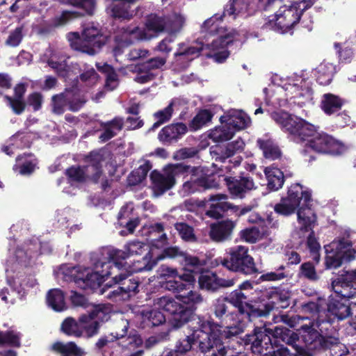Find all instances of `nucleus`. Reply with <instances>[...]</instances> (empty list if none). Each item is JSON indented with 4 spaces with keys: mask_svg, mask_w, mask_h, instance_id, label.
I'll use <instances>...</instances> for the list:
<instances>
[{
    "mask_svg": "<svg viewBox=\"0 0 356 356\" xmlns=\"http://www.w3.org/2000/svg\"><path fill=\"white\" fill-rule=\"evenodd\" d=\"M316 223V221L313 224V225L311 227V229H308L306 230L305 229H302V225H300V231L301 232H309V234L307 236V247L310 250L311 253L312 254V258L313 259L316 260V262L319 260V254L318 250L320 249V245L318 242L317 241L316 238L314 237V232L312 230L313 227H314Z\"/></svg>",
    "mask_w": 356,
    "mask_h": 356,
    "instance_id": "obj_59",
    "label": "nucleus"
},
{
    "mask_svg": "<svg viewBox=\"0 0 356 356\" xmlns=\"http://www.w3.org/2000/svg\"><path fill=\"white\" fill-rule=\"evenodd\" d=\"M24 36V26H20L10 31L5 44L11 47H16L19 45Z\"/></svg>",
    "mask_w": 356,
    "mask_h": 356,
    "instance_id": "obj_60",
    "label": "nucleus"
},
{
    "mask_svg": "<svg viewBox=\"0 0 356 356\" xmlns=\"http://www.w3.org/2000/svg\"><path fill=\"white\" fill-rule=\"evenodd\" d=\"M218 19L217 15H215L207 19L202 26V29L205 31L209 30L210 33L216 31L218 35V38L213 39L211 44H207L204 47L203 42L200 41L190 47L181 43L179 44L175 56L176 57L184 56L188 60H191L198 56L202 50H208L206 54L207 57L213 58L216 63H221L224 62L229 56V52L226 49V47L235 40L236 33L233 30L228 31L225 28L215 25V22Z\"/></svg>",
    "mask_w": 356,
    "mask_h": 356,
    "instance_id": "obj_2",
    "label": "nucleus"
},
{
    "mask_svg": "<svg viewBox=\"0 0 356 356\" xmlns=\"http://www.w3.org/2000/svg\"><path fill=\"white\" fill-rule=\"evenodd\" d=\"M343 105V100L338 96L327 93L323 95L321 100V108L327 115L339 111Z\"/></svg>",
    "mask_w": 356,
    "mask_h": 356,
    "instance_id": "obj_40",
    "label": "nucleus"
},
{
    "mask_svg": "<svg viewBox=\"0 0 356 356\" xmlns=\"http://www.w3.org/2000/svg\"><path fill=\"white\" fill-rule=\"evenodd\" d=\"M89 316L97 322L107 321L111 317V307L109 305H92Z\"/></svg>",
    "mask_w": 356,
    "mask_h": 356,
    "instance_id": "obj_51",
    "label": "nucleus"
},
{
    "mask_svg": "<svg viewBox=\"0 0 356 356\" xmlns=\"http://www.w3.org/2000/svg\"><path fill=\"white\" fill-rule=\"evenodd\" d=\"M195 281V277L191 273H183L177 278L162 281L161 284V286L168 291L180 293L189 289L190 286L193 284Z\"/></svg>",
    "mask_w": 356,
    "mask_h": 356,
    "instance_id": "obj_28",
    "label": "nucleus"
},
{
    "mask_svg": "<svg viewBox=\"0 0 356 356\" xmlns=\"http://www.w3.org/2000/svg\"><path fill=\"white\" fill-rule=\"evenodd\" d=\"M287 331L280 327H275L273 330L266 327H255L253 334L245 336L244 343L245 346L250 345L252 352L260 356L268 350L273 349L275 340L274 342L273 340L280 338L282 341L286 340L287 344L296 351L295 354L301 355L304 351L303 348L297 343L294 334L288 337Z\"/></svg>",
    "mask_w": 356,
    "mask_h": 356,
    "instance_id": "obj_4",
    "label": "nucleus"
},
{
    "mask_svg": "<svg viewBox=\"0 0 356 356\" xmlns=\"http://www.w3.org/2000/svg\"><path fill=\"white\" fill-rule=\"evenodd\" d=\"M199 284L202 289L216 291L220 287L233 286L234 284V280L220 278L215 273L207 272L200 276Z\"/></svg>",
    "mask_w": 356,
    "mask_h": 356,
    "instance_id": "obj_27",
    "label": "nucleus"
},
{
    "mask_svg": "<svg viewBox=\"0 0 356 356\" xmlns=\"http://www.w3.org/2000/svg\"><path fill=\"white\" fill-rule=\"evenodd\" d=\"M104 131L99 138L102 142H106L114 137L123 127V120L121 118H115L113 120L102 124Z\"/></svg>",
    "mask_w": 356,
    "mask_h": 356,
    "instance_id": "obj_37",
    "label": "nucleus"
},
{
    "mask_svg": "<svg viewBox=\"0 0 356 356\" xmlns=\"http://www.w3.org/2000/svg\"><path fill=\"white\" fill-rule=\"evenodd\" d=\"M97 254L92 257L94 268L79 267L73 274L74 283L80 288L95 289L99 286L104 281L105 277L111 274L123 272L127 263L121 260L129 257L127 252L117 249H108L104 250L102 256Z\"/></svg>",
    "mask_w": 356,
    "mask_h": 356,
    "instance_id": "obj_1",
    "label": "nucleus"
},
{
    "mask_svg": "<svg viewBox=\"0 0 356 356\" xmlns=\"http://www.w3.org/2000/svg\"><path fill=\"white\" fill-rule=\"evenodd\" d=\"M164 258L177 259L183 266L186 273H191L204 265V262L198 257L181 252L177 247H170L163 250Z\"/></svg>",
    "mask_w": 356,
    "mask_h": 356,
    "instance_id": "obj_19",
    "label": "nucleus"
},
{
    "mask_svg": "<svg viewBox=\"0 0 356 356\" xmlns=\"http://www.w3.org/2000/svg\"><path fill=\"white\" fill-rule=\"evenodd\" d=\"M213 114L209 110H202L200 111L193 119L190 127L193 130H197L211 122Z\"/></svg>",
    "mask_w": 356,
    "mask_h": 356,
    "instance_id": "obj_58",
    "label": "nucleus"
},
{
    "mask_svg": "<svg viewBox=\"0 0 356 356\" xmlns=\"http://www.w3.org/2000/svg\"><path fill=\"white\" fill-rule=\"evenodd\" d=\"M61 330L65 334L79 337L82 336L83 332L81 326L72 318H67L61 325Z\"/></svg>",
    "mask_w": 356,
    "mask_h": 356,
    "instance_id": "obj_57",
    "label": "nucleus"
},
{
    "mask_svg": "<svg viewBox=\"0 0 356 356\" xmlns=\"http://www.w3.org/2000/svg\"><path fill=\"white\" fill-rule=\"evenodd\" d=\"M226 180L230 193L236 197H242L246 191L254 187L252 179L248 177H243L240 179L229 178Z\"/></svg>",
    "mask_w": 356,
    "mask_h": 356,
    "instance_id": "obj_32",
    "label": "nucleus"
},
{
    "mask_svg": "<svg viewBox=\"0 0 356 356\" xmlns=\"http://www.w3.org/2000/svg\"><path fill=\"white\" fill-rule=\"evenodd\" d=\"M103 160V155L100 152H91L86 158V162L88 163L86 166L71 167L67 170L66 175L70 181L81 182L85 181L86 178H89L95 182H97L102 175Z\"/></svg>",
    "mask_w": 356,
    "mask_h": 356,
    "instance_id": "obj_13",
    "label": "nucleus"
},
{
    "mask_svg": "<svg viewBox=\"0 0 356 356\" xmlns=\"http://www.w3.org/2000/svg\"><path fill=\"white\" fill-rule=\"evenodd\" d=\"M15 95L12 98L6 96L8 105L16 114H21L25 108V104L23 101V96L26 92V86L24 83L17 84L14 88Z\"/></svg>",
    "mask_w": 356,
    "mask_h": 356,
    "instance_id": "obj_35",
    "label": "nucleus"
},
{
    "mask_svg": "<svg viewBox=\"0 0 356 356\" xmlns=\"http://www.w3.org/2000/svg\"><path fill=\"white\" fill-rule=\"evenodd\" d=\"M143 321L152 326H158L165 321V316L158 309H145L141 312Z\"/></svg>",
    "mask_w": 356,
    "mask_h": 356,
    "instance_id": "obj_49",
    "label": "nucleus"
},
{
    "mask_svg": "<svg viewBox=\"0 0 356 356\" xmlns=\"http://www.w3.org/2000/svg\"><path fill=\"white\" fill-rule=\"evenodd\" d=\"M234 227L235 223L229 220L213 224L211 226L209 236L214 241H224L229 238Z\"/></svg>",
    "mask_w": 356,
    "mask_h": 356,
    "instance_id": "obj_30",
    "label": "nucleus"
},
{
    "mask_svg": "<svg viewBox=\"0 0 356 356\" xmlns=\"http://www.w3.org/2000/svg\"><path fill=\"white\" fill-rule=\"evenodd\" d=\"M3 344L19 347L20 346V335L14 331L6 332L0 331V345Z\"/></svg>",
    "mask_w": 356,
    "mask_h": 356,
    "instance_id": "obj_64",
    "label": "nucleus"
},
{
    "mask_svg": "<svg viewBox=\"0 0 356 356\" xmlns=\"http://www.w3.org/2000/svg\"><path fill=\"white\" fill-rule=\"evenodd\" d=\"M297 81L300 82V86L298 83H289L286 87V90L293 95L291 99H300V100L297 102V104L302 106L303 104L309 102L312 99V91L307 84L306 81L301 76L297 79ZM294 102L296 103V101H294Z\"/></svg>",
    "mask_w": 356,
    "mask_h": 356,
    "instance_id": "obj_25",
    "label": "nucleus"
},
{
    "mask_svg": "<svg viewBox=\"0 0 356 356\" xmlns=\"http://www.w3.org/2000/svg\"><path fill=\"white\" fill-rule=\"evenodd\" d=\"M187 169L188 167L186 165L176 164L167 166L162 172L156 170L152 172L150 177L154 190L162 194L170 189L176 183V177L185 172Z\"/></svg>",
    "mask_w": 356,
    "mask_h": 356,
    "instance_id": "obj_15",
    "label": "nucleus"
},
{
    "mask_svg": "<svg viewBox=\"0 0 356 356\" xmlns=\"http://www.w3.org/2000/svg\"><path fill=\"white\" fill-rule=\"evenodd\" d=\"M163 259H164L163 252L156 254L153 250L149 251L141 260L135 261L133 266H131L127 264L124 272L130 275L143 270H150L156 265L159 261Z\"/></svg>",
    "mask_w": 356,
    "mask_h": 356,
    "instance_id": "obj_23",
    "label": "nucleus"
},
{
    "mask_svg": "<svg viewBox=\"0 0 356 356\" xmlns=\"http://www.w3.org/2000/svg\"><path fill=\"white\" fill-rule=\"evenodd\" d=\"M48 65L61 76H67L68 74V66L66 63V57L61 56L59 59L56 55H52L47 61Z\"/></svg>",
    "mask_w": 356,
    "mask_h": 356,
    "instance_id": "obj_56",
    "label": "nucleus"
},
{
    "mask_svg": "<svg viewBox=\"0 0 356 356\" xmlns=\"http://www.w3.org/2000/svg\"><path fill=\"white\" fill-rule=\"evenodd\" d=\"M51 349L61 353V356H84L85 352L74 342L66 343L58 341L52 344Z\"/></svg>",
    "mask_w": 356,
    "mask_h": 356,
    "instance_id": "obj_41",
    "label": "nucleus"
},
{
    "mask_svg": "<svg viewBox=\"0 0 356 356\" xmlns=\"http://www.w3.org/2000/svg\"><path fill=\"white\" fill-rule=\"evenodd\" d=\"M15 257V261H8L6 274H7V282L18 294L22 296L24 293L25 290L29 287H33L36 284V280L33 276L24 277L22 275L14 276L13 273L14 270L18 268V266L26 265V262L29 259L31 256L28 255V253L23 249L17 248L14 252Z\"/></svg>",
    "mask_w": 356,
    "mask_h": 356,
    "instance_id": "obj_10",
    "label": "nucleus"
},
{
    "mask_svg": "<svg viewBox=\"0 0 356 356\" xmlns=\"http://www.w3.org/2000/svg\"><path fill=\"white\" fill-rule=\"evenodd\" d=\"M311 200V194L309 191H303L299 184L291 186L288 191V196L281 200L280 202L275 204V211L280 215L289 216L293 213L298 207V221L302 229H311V227L316 220L314 211L308 207V202Z\"/></svg>",
    "mask_w": 356,
    "mask_h": 356,
    "instance_id": "obj_3",
    "label": "nucleus"
},
{
    "mask_svg": "<svg viewBox=\"0 0 356 356\" xmlns=\"http://www.w3.org/2000/svg\"><path fill=\"white\" fill-rule=\"evenodd\" d=\"M245 320L248 321L245 316H240L238 314L234 320L228 321V323L226 324L227 326L222 332L218 329V326L217 325H214L209 321H202L200 326L204 323H208L211 325L212 330L209 332V339L211 343L213 344L215 340L221 344L224 348L225 353L223 356H225L227 350L225 346L222 343V339L224 337L228 339L232 337H236L243 332L245 327Z\"/></svg>",
    "mask_w": 356,
    "mask_h": 356,
    "instance_id": "obj_16",
    "label": "nucleus"
},
{
    "mask_svg": "<svg viewBox=\"0 0 356 356\" xmlns=\"http://www.w3.org/2000/svg\"><path fill=\"white\" fill-rule=\"evenodd\" d=\"M176 297L177 299L186 305L184 309L189 310L191 314L192 311L195 309L197 306L203 302V298L199 292L192 290L186 294H180Z\"/></svg>",
    "mask_w": 356,
    "mask_h": 356,
    "instance_id": "obj_43",
    "label": "nucleus"
},
{
    "mask_svg": "<svg viewBox=\"0 0 356 356\" xmlns=\"http://www.w3.org/2000/svg\"><path fill=\"white\" fill-rule=\"evenodd\" d=\"M307 145L316 152L331 154H341L346 150V147L341 143L320 131L309 139Z\"/></svg>",
    "mask_w": 356,
    "mask_h": 356,
    "instance_id": "obj_18",
    "label": "nucleus"
},
{
    "mask_svg": "<svg viewBox=\"0 0 356 356\" xmlns=\"http://www.w3.org/2000/svg\"><path fill=\"white\" fill-rule=\"evenodd\" d=\"M249 10V5L243 3L241 0H231L226 5L223 13L224 15L236 17L240 13H245Z\"/></svg>",
    "mask_w": 356,
    "mask_h": 356,
    "instance_id": "obj_55",
    "label": "nucleus"
},
{
    "mask_svg": "<svg viewBox=\"0 0 356 356\" xmlns=\"http://www.w3.org/2000/svg\"><path fill=\"white\" fill-rule=\"evenodd\" d=\"M241 238L250 243H254L262 238V234L257 227L244 229L240 232Z\"/></svg>",
    "mask_w": 356,
    "mask_h": 356,
    "instance_id": "obj_62",
    "label": "nucleus"
},
{
    "mask_svg": "<svg viewBox=\"0 0 356 356\" xmlns=\"http://www.w3.org/2000/svg\"><path fill=\"white\" fill-rule=\"evenodd\" d=\"M316 0H298L290 1L280 7L275 15L269 17L266 28L287 32L300 20L303 13L310 8Z\"/></svg>",
    "mask_w": 356,
    "mask_h": 356,
    "instance_id": "obj_6",
    "label": "nucleus"
},
{
    "mask_svg": "<svg viewBox=\"0 0 356 356\" xmlns=\"http://www.w3.org/2000/svg\"><path fill=\"white\" fill-rule=\"evenodd\" d=\"M154 306L158 309H162L171 314L172 324L176 327H181L191 317L190 311L184 309V306L169 296L154 298Z\"/></svg>",
    "mask_w": 356,
    "mask_h": 356,
    "instance_id": "obj_14",
    "label": "nucleus"
},
{
    "mask_svg": "<svg viewBox=\"0 0 356 356\" xmlns=\"http://www.w3.org/2000/svg\"><path fill=\"white\" fill-rule=\"evenodd\" d=\"M229 259H222L220 263L227 269L251 275L257 272L252 257L248 254V248L237 245L230 249Z\"/></svg>",
    "mask_w": 356,
    "mask_h": 356,
    "instance_id": "obj_12",
    "label": "nucleus"
},
{
    "mask_svg": "<svg viewBox=\"0 0 356 356\" xmlns=\"http://www.w3.org/2000/svg\"><path fill=\"white\" fill-rule=\"evenodd\" d=\"M129 275V274L123 271L113 277L115 282L121 285V289L123 290L125 296L130 292H136L138 286V282L136 279L127 280Z\"/></svg>",
    "mask_w": 356,
    "mask_h": 356,
    "instance_id": "obj_45",
    "label": "nucleus"
},
{
    "mask_svg": "<svg viewBox=\"0 0 356 356\" xmlns=\"http://www.w3.org/2000/svg\"><path fill=\"white\" fill-rule=\"evenodd\" d=\"M67 38L72 49L89 55L97 54L107 42V37L93 24L83 28L81 36L77 32L69 33Z\"/></svg>",
    "mask_w": 356,
    "mask_h": 356,
    "instance_id": "obj_8",
    "label": "nucleus"
},
{
    "mask_svg": "<svg viewBox=\"0 0 356 356\" xmlns=\"http://www.w3.org/2000/svg\"><path fill=\"white\" fill-rule=\"evenodd\" d=\"M332 289L336 295L340 298L349 299L356 296V283L345 280L334 281Z\"/></svg>",
    "mask_w": 356,
    "mask_h": 356,
    "instance_id": "obj_36",
    "label": "nucleus"
},
{
    "mask_svg": "<svg viewBox=\"0 0 356 356\" xmlns=\"http://www.w3.org/2000/svg\"><path fill=\"white\" fill-rule=\"evenodd\" d=\"M70 92L65 91L54 95L51 97L52 111L57 114H63L67 106H69Z\"/></svg>",
    "mask_w": 356,
    "mask_h": 356,
    "instance_id": "obj_52",
    "label": "nucleus"
},
{
    "mask_svg": "<svg viewBox=\"0 0 356 356\" xmlns=\"http://www.w3.org/2000/svg\"><path fill=\"white\" fill-rule=\"evenodd\" d=\"M244 145V142L241 138H238L227 144L225 148L220 146L213 147L211 154L216 161L225 162L227 159L233 156L236 152L242 150Z\"/></svg>",
    "mask_w": 356,
    "mask_h": 356,
    "instance_id": "obj_29",
    "label": "nucleus"
},
{
    "mask_svg": "<svg viewBox=\"0 0 356 356\" xmlns=\"http://www.w3.org/2000/svg\"><path fill=\"white\" fill-rule=\"evenodd\" d=\"M124 249L127 252L129 256L140 255L146 251H147V252L151 251V250H149L148 245L138 241H134L128 243L124 246ZM152 250L154 252L153 249H152Z\"/></svg>",
    "mask_w": 356,
    "mask_h": 356,
    "instance_id": "obj_61",
    "label": "nucleus"
},
{
    "mask_svg": "<svg viewBox=\"0 0 356 356\" xmlns=\"http://www.w3.org/2000/svg\"><path fill=\"white\" fill-rule=\"evenodd\" d=\"M166 32L170 34L179 33L186 22V18L180 13H172L166 17Z\"/></svg>",
    "mask_w": 356,
    "mask_h": 356,
    "instance_id": "obj_48",
    "label": "nucleus"
},
{
    "mask_svg": "<svg viewBox=\"0 0 356 356\" xmlns=\"http://www.w3.org/2000/svg\"><path fill=\"white\" fill-rule=\"evenodd\" d=\"M163 259H164L163 252L156 254L153 250L149 251L141 260L135 261L133 266H131L127 264L124 272L130 275L143 270H150L156 265L159 261Z\"/></svg>",
    "mask_w": 356,
    "mask_h": 356,
    "instance_id": "obj_24",
    "label": "nucleus"
},
{
    "mask_svg": "<svg viewBox=\"0 0 356 356\" xmlns=\"http://www.w3.org/2000/svg\"><path fill=\"white\" fill-rule=\"evenodd\" d=\"M211 330L209 323H202L193 330L191 335L177 341L175 350L164 351L161 356H184V353L189 351L192 346L196 343H198L202 352L207 354V356H223L225 350L221 344L215 340L214 343H211L209 339V332Z\"/></svg>",
    "mask_w": 356,
    "mask_h": 356,
    "instance_id": "obj_5",
    "label": "nucleus"
},
{
    "mask_svg": "<svg viewBox=\"0 0 356 356\" xmlns=\"http://www.w3.org/2000/svg\"><path fill=\"white\" fill-rule=\"evenodd\" d=\"M87 101L88 99L84 95L72 94L70 92L69 110L72 112H77L83 107Z\"/></svg>",
    "mask_w": 356,
    "mask_h": 356,
    "instance_id": "obj_63",
    "label": "nucleus"
},
{
    "mask_svg": "<svg viewBox=\"0 0 356 356\" xmlns=\"http://www.w3.org/2000/svg\"><path fill=\"white\" fill-rule=\"evenodd\" d=\"M213 312L215 316L219 319H222L225 324L231 320H234L238 316V314L229 310L228 302L225 298L216 300L213 303Z\"/></svg>",
    "mask_w": 356,
    "mask_h": 356,
    "instance_id": "obj_34",
    "label": "nucleus"
},
{
    "mask_svg": "<svg viewBox=\"0 0 356 356\" xmlns=\"http://www.w3.org/2000/svg\"><path fill=\"white\" fill-rule=\"evenodd\" d=\"M272 119L286 133L291 135L297 142H309L318 132V127L284 111L273 112Z\"/></svg>",
    "mask_w": 356,
    "mask_h": 356,
    "instance_id": "obj_7",
    "label": "nucleus"
},
{
    "mask_svg": "<svg viewBox=\"0 0 356 356\" xmlns=\"http://www.w3.org/2000/svg\"><path fill=\"white\" fill-rule=\"evenodd\" d=\"M327 311L339 320H343L349 316V305L333 298L327 305Z\"/></svg>",
    "mask_w": 356,
    "mask_h": 356,
    "instance_id": "obj_44",
    "label": "nucleus"
},
{
    "mask_svg": "<svg viewBox=\"0 0 356 356\" xmlns=\"http://www.w3.org/2000/svg\"><path fill=\"white\" fill-rule=\"evenodd\" d=\"M268 180V187L271 190L277 191L282 188L284 184L283 172L277 168L268 167L264 170Z\"/></svg>",
    "mask_w": 356,
    "mask_h": 356,
    "instance_id": "obj_39",
    "label": "nucleus"
},
{
    "mask_svg": "<svg viewBox=\"0 0 356 356\" xmlns=\"http://www.w3.org/2000/svg\"><path fill=\"white\" fill-rule=\"evenodd\" d=\"M97 67L99 71L106 74V83L105 88L108 90H113L118 86V75L114 72L113 69L108 64L104 63L100 65L97 63Z\"/></svg>",
    "mask_w": 356,
    "mask_h": 356,
    "instance_id": "obj_53",
    "label": "nucleus"
},
{
    "mask_svg": "<svg viewBox=\"0 0 356 356\" xmlns=\"http://www.w3.org/2000/svg\"><path fill=\"white\" fill-rule=\"evenodd\" d=\"M187 131V127L183 123H177L167 126L161 129L159 134V138L161 142L170 143L177 140Z\"/></svg>",
    "mask_w": 356,
    "mask_h": 356,
    "instance_id": "obj_33",
    "label": "nucleus"
},
{
    "mask_svg": "<svg viewBox=\"0 0 356 356\" xmlns=\"http://www.w3.org/2000/svg\"><path fill=\"white\" fill-rule=\"evenodd\" d=\"M220 120L221 123H226L234 132L247 128L251 123L247 114L239 110H230L221 116Z\"/></svg>",
    "mask_w": 356,
    "mask_h": 356,
    "instance_id": "obj_21",
    "label": "nucleus"
},
{
    "mask_svg": "<svg viewBox=\"0 0 356 356\" xmlns=\"http://www.w3.org/2000/svg\"><path fill=\"white\" fill-rule=\"evenodd\" d=\"M317 81L321 85H328L333 77L334 72V67L332 64L328 63H323L316 68Z\"/></svg>",
    "mask_w": 356,
    "mask_h": 356,
    "instance_id": "obj_47",
    "label": "nucleus"
},
{
    "mask_svg": "<svg viewBox=\"0 0 356 356\" xmlns=\"http://www.w3.org/2000/svg\"><path fill=\"white\" fill-rule=\"evenodd\" d=\"M227 195L218 193L211 195L208 199L209 209L206 211V215L209 217L218 219L222 217L224 211L229 209H233L238 216H242L252 210V207L246 206L243 208L233 206L227 201Z\"/></svg>",
    "mask_w": 356,
    "mask_h": 356,
    "instance_id": "obj_17",
    "label": "nucleus"
},
{
    "mask_svg": "<svg viewBox=\"0 0 356 356\" xmlns=\"http://www.w3.org/2000/svg\"><path fill=\"white\" fill-rule=\"evenodd\" d=\"M291 297V293L287 289H275L270 294L271 302L280 308L289 306Z\"/></svg>",
    "mask_w": 356,
    "mask_h": 356,
    "instance_id": "obj_46",
    "label": "nucleus"
},
{
    "mask_svg": "<svg viewBox=\"0 0 356 356\" xmlns=\"http://www.w3.org/2000/svg\"><path fill=\"white\" fill-rule=\"evenodd\" d=\"M48 305L56 312H62L67 308L65 296L58 289H51L47 296Z\"/></svg>",
    "mask_w": 356,
    "mask_h": 356,
    "instance_id": "obj_42",
    "label": "nucleus"
},
{
    "mask_svg": "<svg viewBox=\"0 0 356 356\" xmlns=\"http://www.w3.org/2000/svg\"><path fill=\"white\" fill-rule=\"evenodd\" d=\"M210 188L207 178L203 175L193 174L185 181L179 190L180 195L185 197L192 193Z\"/></svg>",
    "mask_w": 356,
    "mask_h": 356,
    "instance_id": "obj_26",
    "label": "nucleus"
},
{
    "mask_svg": "<svg viewBox=\"0 0 356 356\" xmlns=\"http://www.w3.org/2000/svg\"><path fill=\"white\" fill-rule=\"evenodd\" d=\"M166 17H159L157 15H150L147 19L145 26L146 30H142L136 26L134 28H127L124 29L122 38H117L118 46L114 49L115 55L121 53L120 46H127L138 40H147L152 37L151 33L166 31Z\"/></svg>",
    "mask_w": 356,
    "mask_h": 356,
    "instance_id": "obj_9",
    "label": "nucleus"
},
{
    "mask_svg": "<svg viewBox=\"0 0 356 356\" xmlns=\"http://www.w3.org/2000/svg\"><path fill=\"white\" fill-rule=\"evenodd\" d=\"M81 329H83L88 337H91L98 333L99 324L97 320H94L90 316L83 314L79 318Z\"/></svg>",
    "mask_w": 356,
    "mask_h": 356,
    "instance_id": "obj_54",
    "label": "nucleus"
},
{
    "mask_svg": "<svg viewBox=\"0 0 356 356\" xmlns=\"http://www.w3.org/2000/svg\"><path fill=\"white\" fill-rule=\"evenodd\" d=\"M221 127H216L209 133V138L214 142H224L230 140L234 135V131L224 123Z\"/></svg>",
    "mask_w": 356,
    "mask_h": 356,
    "instance_id": "obj_50",
    "label": "nucleus"
},
{
    "mask_svg": "<svg viewBox=\"0 0 356 356\" xmlns=\"http://www.w3.org/2000/svg\"><path fill=\"white\" fill-rule=\"evenodd\" d=\"M227 302L238 308V315L245 316L249 321H252L254 318L264 316L265 314L258 309L254 308L245 302L246 296L241 290H235L225 298Z\"/></svg>",
    "mask_w": 356,
    "mask_h": 356,
    "instance_id": "obj_20",
    "label": "nucleus"
},
{
    "mask_svg": "<svg viewBox=\"0 0 356 356\" xmlns=\"http://www.w3.org/2000/svg\"><path fill=\"white\" fill-rule=\"evenodd\" d=\"M110 6L111 14L115 18L129 19L136 15V10H131V4L137 0H113Z\"/></svg>",
    "mask_w": 356,
    "mask_h": 356,
    "instance_id": "obj_31",
    "label": "nucleus"
},
{
    "mask_svg": "<svg viewBox=\"0 0 356 356\" xmlns=\"http://www.w3.org/2000/svg\"><path fill=\"white\" fill-rule=\"evenodd\" d=\"M296 319L300 320V323L305 320L309 321V324H303L300 326L301 339L308 349L316 348L317 346L321 343V335L318 332L312 327L310 325L311 322L307 317L297 316L291 318L290 321H295Z\"/></svg>",
    "mask_w": 356,
    "mask_h": 356,
    "instance_id": "obj_22",
    "label": "nucleus"
},
{
    "mask_svg": "<svg viewBox=\"0 0 356 356\" xmlns=\"http://www.w3.org/2000/svg\"><path fill=\"white\" fill-rule=\"evenodd\" d=\"M257 144L263 151L265 158L275 160L281 156V151L279 147L270 138H259Z\"/></svg>",
    "mask_w": 356,
    "mask_h": 356,
    "instance_id": "obj_38",
    "label": "nucleus"
},
{
    "mask_svg": "<svg viewBox=\"0 0 356 356\" xmlns=\"http://www.w3.org/2000/svg\"><path fill=\"white\" fill-rule=\"evenodd\" d=\"M326 252L325 265L327 268H337L343 262L349 261L356 257V249L348 238L333 241L325 246Z\"/></svg>",
    "mask_w": 356,
    "mask_h": 356,
    "instance_id": "obj_11",
    "label": "nucleus"
}]
</instances>
